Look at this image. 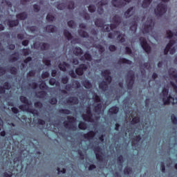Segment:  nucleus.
<instances>
[{
    "mask_svg": "<svg viewBox=\"0 0 177 177\" xmlns=\"http://www.w3.org/2000/svg\"><path fill=\"white\" fill-rule=\"evenodd\" d=\"M84 93H85V91L77 94L84 106V113L82 117L84 121L92 122L93 125L96 126L97 121L100 120V114H103L104 112V108L100 103V97L91 91H88L86 96Z\"/></svg>",
    "mask_w": 177,
    "mask_h": 177,
    "instance_id": "f257e3e1",
    "label": "nucleus"
},
{
    "mask_svg": "<svg viewBox=\"0 0 177 177\" xmlns=\"http://www.w3.org/2000/svg\"><path fill=\"white\" fill-rule=\"evenodd\" d=\"M83 138L84 140H82L81 143L79 144V146H82V147L76 150L79 156H80V160L85 158L88 149H93L97 161L103 162V153H102V149L99 147V140L96 139L95 140V132L93 131H89L84 134Z\"/></svg>",
    "mask_w": 177,
    "mask_h": 177,
    "instance_id": "f03ea898",
    "label": "nucleus"
},
{
    "mask_svg": "<svg viewBox=\"0 0 177 177\" xmlns=\"http://www.w3.org/2000/svg\"><path fill=\"white\" fill-rule=\"evenodd\" d=\"M79 64L80 61H78V59L74 58L72 59V61H71V64L64 62L60 63L58 67L62 71H68L71 77L73 78H76L77 74V75H82V74H84V71L88 68V65L81 64L80 67L75 69V66H78ZM74 70H75V73L74 72Z\"/></svg>",
    "mask_w": 177,
    "mask_h": 177,
    "instance_id": "7ed1b4c3",
    "label": "nucleus"
},
{
    "mask_svg": "<svg viewBox=\"0 0 177 177\" xmlns=\"http://www.w3.org/2000/svg\"><path fill=\"white\" fill-rule=\"evenodd\" d=\"M111 22L113 24L111 25H104V23H103L102 19H96L95 24L97 27H100L104 31L109 32L111 30L113 31V30H115V28H117V27L120 26V24L121 23V17L118 15H115L111 19Z\"/></svg>",
    "mask_w": 177,
    "mask_h": 177,
    "instance_id": "20e7f679",
    "label": "nucleus"
},
{
    "mask_svg": "<svg viewBox=\"0 0 177 177\" xmlns=\"http://www.w3.org/2000/svg\"><path fill=\"white\" fill-rule=\"evenodd\" d=\"M143 34H149L151 37H156V34H154V19L151 17H149L145 24L142 25L141 28Z\"/></svg>",
    "mask_w": 177,
    "mask_h": 177,
    "instance_id": "39448f33",
    "label": "nucleus"
},
{
    "mask_svg": "<svg viewBox=\"0 0 177 177\" xmlns=\"http://www.w3.org/2000/svg\"><path fill=\"white\" fill-rule=\"evenodd\" d=\"M169 91V87H165L160 94V97L162 99V102L164 104H177V97H171V95L168 96V92Z\"/></svg>",
    "mask_w": 177,
    "mask_h": 177,
    "instance_id": "423d86ee",
    "label": "nucleus"
},
{
    "mask_svg": "<svg viewBox=\"0 0 177 177\" xmlns=\"http://www.w3.org/2000/svg\"><path fill=\"white\" fill-rule=\"evenodd\" d=\"M111 72L110 70H105L102 72V75L104 77L105 81H102L99 84L100 89H102L104 92H106L109 89V85L111 83V76H110Z\"/></svg>",
    "mask_w": 177,
    "mask_h": 177,
    "instance_id": "0eeeda50",
    "label": "nucleus"
},
{
    "mask_svg": "<svg viewBox=\"0 0 177 177\" xmlns=\"http://www.w3.org/2000/svg\"><path fill=\"white\" fill-rule=\"evenodd\" d=\"M19 100L21 102V103L26 104L19 106L20 110H23V111H29V113H32V114H34V115H39V113L38 112V111L34 109L28 108V106H31L32 104V102H31V101L28 100V99L23 95L19 97Z\"/></svg>",
    "mask_w": 177,
    "mask_h": 177,
    "instance_id": "6e6552de",
    "label": "nucleus"
},
{
    "mask_svg": "<svg viewBox=\"0 0 177 177\" xmlns=\"http://www.w3.org/2000/svg\"><path fill=\"white\" fill-rule=\"evenodd\" d=\"M91 32L93 37H88V41L89 44H91V46H93V48L97 49L100 53H103V51L104 50V47L100 44H96V42L99 41V39L97 38V32L95 30H93Z\"/></svg>",
    "mask_w": 177,
    "mask_h": 177,
    "instance_id": "1a4fd4ad",
    "label": "nucleus"
},
{
    "mask_svg": "<svg viewBox=\"0 0 177 177\" xmlns=\"http://www.w3.org/2000/svg\"><path fill=\"white\" fill-rule=\"evenodd\" d=\"M75 122H77V119H75L73 116H68V121H64V125L66 128V129L77 131V129H78V127H77V124H75Z\"/></svg>",
    "mask_w": 177,
    "mask_h": 177,
    "instance_id": "9d476101",
    "label": "nucleus"
},
{
    "mask_svg": "<svg viewBox=\"0 0 177 177\" xmlns=\"http://www.w3.org/2000/svg\"><path fill=\"white\" fill-rule=\"evenodd\" d=\"M177 45L175 40H170L169 43L167 45L166 48L164 50L165 55H168L169 52L170 55H174L176 52Z\"/></svg>",
    "mask_w": 177,
    "mask_h": 177,
    "instance_id": "9b49d317",
    "label": "nucleus"
},
{
    "mask_svg": "<svg viewBox=\"0 0 177 177\" xmlns=\"http://www.w3.org/2000/svg\"><path fill=\"white\" fill-rule=\"evenodd\" d=\"M126 82L127 84L128 91H131L135 82V73H133V71H129L128 72Z\"/></svg>",
    "mask_w": 177,
    "mask_h": 177,
    "instance_id": "f8f14e48",
    "label": "nucleus"
},
{
    "mask_svg": "<svg viewBox=\"0 0 177 177\" xmlns=\"http://www.w3.org/2000/svg\"><path fill=\"white\" fill-rule=\"evenodd\" d=\"M167 12V5L160 3L155 9V15L157 17H161Z\"/></svg>",
    "mask_w": 177,
    "mask_h": 177,
    "instance_id": "ddd939ff",
    "label": "nucleus"
},
{
    "mask_svg": "<svg viewBox=\"0 0 177 177\" xmlns=\"http://www.w3.org/2000/svg\"><path fill=\"white\" fill-rule=\"evenodd\" d=\"M115 35H118V41H120V42H121V44L125 42V35L120 34L119 31H114V32H110L108 37L111 39H113V38H115Z\"/></svg>",
    "mask_w": 177,
    "mask_h": 177,
    "instance_id": "4468645a",
    "label": "nucleus"
},
{
    "mask_svg": "<svg viewBox=\"0 0 177 177\" xmlns=\"http://www.w3.org/2000/svg\"><path fill=\"white\" fill-rule=\"evenodd\" d=\"M140 44L142 49H144L147 53H150V52L151 51V47H150V45H149V43H147V40H146L145 37L140 38Z\"/></svg>",
    "mask_w": 177,
    "mask_h": 177,
    "instance_id": "2eb2a0df",
    "label": "nucleus"
},
{
    "mask_svg": "<svg viewBox=\"0 0 177 177\" xmlns=\"http://www.w3.org/2000/svg\"><path fill=\"white\" fill-rule=\"evenodd\" d=\"M81 88V83L77 80H72V84H67L66 86V91H73V89H80Z\"/></svg>",
    "mask_w": 177,
    "mask_h": 177,
    "instance_id": "dca6fc26",
    "label": "nucleus"
},
{
    "mask_svg": "<svg viewBox=\"0 0 177 177\" xmlns=\"http://www.w3.org/2000/svg\"><path fill=\"white\" fill-rule=\"evenodd\" d=\"M32 48L39 49L40 50H47V49H49V44L35 42Z\"/></svg>",
    "mask_w": 177,
    "mask_h": 177,
    "instance_id": "f3484780",
    "label": "nucleus"
},
{
    "mask_svg": "<svg viewBox=\"0 0 177 177\" xmlns=\"http://www.w3.org/2000/svg\"><path fill=\"white\" fill-rule=\"evenodd\" d=\"M132 0H113L112 5L115 6V8H122V6H125L127 3H129Z\"/></svg>",
    "mask_w": 177,
    "mask_h": 177,
    "instance_id": "a211bd4d",
    "label": "nucleus"
},
{
    "mask_svg": "<svg viewBox=\"0 0 177 177\" xmlns=\"http://www.w3.org/2000/svg\"><path fill=\"white\" fill-rule=\"evenodd\" d=\"M140 20V18L139 17L135 15L131 25L130 26V30L133 32V34H135L136 32V30L138 29V23H139V21Z\"/></svg>",
    "mask_w": 177,
    "mask_h": 177,
    "instance_id": "6ab92c4d",
    "label": "nucleus"
},
{
    "mask_svg": "<svg viewBox=\"0 0 177 177\" xmlns=\"http://www.w3.org/2000/svg\"><path fill=\"white\" fill-rule=\"evenodd\" d=\"M57 9L59 10H64V9H74V2L71 1L68 3V6H66L64 3H61L57 5Z\"/></svg>",
    "mask_w": 177,
    "mask_h": 177,
    "instance_id": "aec40b11",
    "label": "nucleus"
},
{
    "mask_svg": "<svg viewBox=\"0 0 177 177\" xmlns=\"http://www.w3.org/2000/svg\"><path fill=\"white\" fill-rule=\"evenodd\" d=\"M80 28H82L79 30V35L80 37H82L83 38H88L89 35H88V32L84 30L86 28V26H85L84 24H81L80 25Z\"/></svg>",
    "mask_w": 177,
    "mask_h": 177,
    "instance_id": "412c9836",
    "label": "nucleus"
},
{
    "mask_svg": "<svg viewBox=\"0 0 177 177\" xmlns=\"http://www.w3.org/2000/svg\"><path fill=\"white\" fill-rule=\"evenodd\" d=\"M109 3V1L107 0H102L101 1L98 2L97 3V12L99 15H102L104 10L103 6L107 5Z\"/></svg>",
    "mask_w": 177,
    "mask_h": 177,
    "instance_id": "4be33fe9",
    "label": "nucleus"
},
{
    "mask_svg": "<svg viewBox=\"0 0 177 177\" xmlns=\"http://www.w3.org/2000/svg\"><path fill=\"white\" fill-rule=\"evenodd\" d=\"M135 13H136V8L131 7L124 12V17L128 19L133 16Z\"/></svg>",
    "mask_w": 177,
    "mask_h": 177,
    "instance_id": "5701e85b",
    "label": "nucleus"
},
{
    "mask_svg": "<svg viewBox=\"0 0 177 177\" xmlns=\"http://www.w3.org/2000/svg\"><path fill=\"white\" fill-rule=\"evenodd\" d=\"M80 60L82 62H85V60L92 62V55H91L89 53L86 52L84 56L81 57Z\"/></svg>",
    "mask_w": 177,
    "mask_h": 177,
    "instance_id": "b1692460",
    "label": "nucleus"
},
{
    "mask_svg": "<svg viewBox=\"0 0 177 177\" xmlns=\"http://www.w3.org/2000/svg\"><path fill=\"white\" fill-rule=\"evenodd\" d=\"M68 104H78V98L75 97H69L66 100Z\"/></svg>",
    "mask_w": 177,
    "mask_h": 177,
    "instance_id": "393cba45",
    "label": "nucleus"
},
{
    "mask_svg": "<svg viewBox=\"0 0 177 177\" xmlns=\"http://www.w3.org/2000/svg\"><path fill=\"white\" fill-rule=\"evenodd\" d=\"M9 91L10 89V84L8 82H5L3 87L0 86V93H5V90Z\"/></svg>",
    "mask_w": 177,
    "mask_h": 177,
    "instance_id": "a878e982",
    "label": "nucleus"
},
{
    "mask_svg": "<svg viewBox=\"0 0 177 177\" xmlns=\"http://www.w3.org/2000/svg\"><path fill=\"white\" fill-rule=\"evenodd\" d=\"M140 139H142V138H140V136H137L135 138L133 139L131 142L133 147H136V146L139 145V142H140Z\"/></svg>",
    "mask_w": 177,
    "mask_h": 177,
    "instance_id": "bb28decb",
    "label": "nucleus"
},
{
    "mask_svg": "<svg viewBox=\"0 0 177 177\" xmlns=\"http://www.w3.org/2000/svg\"><path fill=\"white\" fill-rule=\"evenodd\" d=\"M174 35H175V37H177V28L174 32H172V31L171 30H167L166 38H169V39H171L172 37H174Z\"/></svg>",
    "mask_w": 177,
    "mask_h": 177,
    "instance_id": "cd10ccee",
    "label": "nucleus"
},
{
    "mask_svg": "<svg viewBox=\"0 0 177 177\" xmlns=\"http://www.w3.org/2000/svg\"><path fill=\"white\" fill-rule=\"evenodd\" d=\"M31 60H32V58L31 57H28L26 58L24 63L21 64V70H24V68H26L27 67V64H28V62H31Z\"/></svg>",
    "mask_w": 177,
    "mask_h": 177,
    "instance_id": "c85d7f7f",
    "label": "nucleus"
},
{
    "mask_svg": "<svg viewBox=\"0 0 177 177\" xmlns=\"http://www.w3.org/2000/svg\"><path fill=\"white\" fill-rule=\"evenodd\" d=\"M19 60V53H15L10 56V62H17Z\"/></svg>",
    "mask_w": 177,
    "mask_h": 177,
    "instance_id": "c756f323",
    "label": "nucleus"
},
{
    "mask_svg": "<svg viewBox=\"0 0 177 177\" xmlns=\"http://www.w3.org/2000/svg\"><path fill=\"white\" fill-rule=\"evenodd\" d=\"M73 53L76 56H81V55H82V53H84V52L82 51V49H81V48L76 47L73 50Z\"/></svg>",
    "mask_w": 177,
    "mask_h": 177,
    "instance_id": "7c9ffc66",
    "label": "nucleus"
},
{
    "mask_svg": "<svg viewBox=\"0 0 177 177\" xmlns=\"http://www.w3.org/2000/svg\"><path fill=\"white\" fill-rule=\"evenodd\" d=\"M82 84L86 89H91V88H92V84H91L88 80H83Z\"/></svg>",
    "mask_w": 177,
    "mask_h": 177,
    "instance_id": "2f4dec72",
    "label": "nucleus"
},
{
    "mask_svg": "<svg viewBox=\"0 0 177 177\" xmlns=\"http://www.w3.org/2000/svg\"><path fill=\"white\" fill-rule=\"evenodd\" d=\"M118 64H132L131 61L128 60L125 58H120L118 61Z\"/></svg>",
    "mask_w": 177,
    "mask_h": 177,
    "instance_id": "473e14b6",
    "label": "nucleus"
},
{
    "mask_svg": "<svg viewBox=\"0 0 177 177\" xmlns=\"http://www.w3.org/2000/svg\"><path fill=\"white\" fill-rule=\"evenodd\" d=\"M50 85H56L57 89L60 88V83L59 82H57L55 78H51L49 80Z\"/></svg>",
    "mask_w": 177,
    "mask_h": 177,
    "instance_id": "72a5a7b5",
    "label": "nucleus"
},
{
    "mask_svg": "<svg viewBox=\"0 0 177 177\" xmlns=\"http://www.w3.org/2000/svg\"><path fill=\"white\" fill-rule=\"evenodd\" d=\"M46 30L47 32H55L56 31V26L53 25H50L46 26Z\"/></svg>",
    "mask_w": 177,
    "mask_h": 177,
    "instance_id": "f704fd0d",
    "label": "nucleus"
},
{
    "mask_svg": "<svg viewBox=\"0 0 177 177\" xmlns=\"http://www.w3.org/2000/svg\"><path fill=\"white\" fill-rule=\"evenodd\" d=\"M8 24L9 25V27H16V26L19 25V20L8 21Z\"/></svg>",
    "mask_w": 177,
    "mask_h": 177,
    "instance_id": "c9c22d12",
    "label": "nucleus"
},
{
    "mask_svg": "<svg viewBox=\"0 0 177 177\" xmlns=\"http://www.w3.org/2000/svg\"><path fill=\"white\" fill-rule=\"evenodd\" d=\"M120 109L117 106H113L111 108L109 111V114L113 115V114H117Z\"/></svg>",
    "mask_w": 177,
    "mask_h": 177,
    "instance_id": "e433bc0d",
    "label": "nucleus"
},
{
    "mask_svg": "<svg viewBox=\"0 0 177 177\" xmlns=\"http://www.w3.org/2000/svg\"><path fill=\"white\" fill-rule=\"evenodd\" d=\"M64 35L66 37V38H67L68 41L73 39V35H71V33L67 30L64 31Z\"/></svg>",
    "mask_w": 177,
    "mask_h": 177,
    "instance_id": "4c0bfd02",
    "label": "nucleus"
},
{
    "mask_svg": "<svg viewBox=\"0 0 177 177\" xmlns=\"http://www.w3.org/2000/svg\"><path fill=\"white\" fill-rule=\"evenodd\" d=\"M122 162H124V158L122 157V156H120L118 158V164L120 167V171H122Z\"/></svg>",
    "mask_w": 177,
    "mask_h": 177,
    "instance_id": "58836bf2",
    "label": "nucleus"
},
{
    "mask_svg": "<svg viewBox=\"0 0 177 177\" xmlns=\"http://www.w3.org/2000/svg\"><path fill=\"white\" fill-rule=\"evenodd\" d=\"M17 18L19 19V20H25V19H27V13L26 12H22L17 15Z\"/></svg>",
    "mask_w": 177,
    "mask_h": 177,
    "instance_id": "ea45409f",
    "label": "nucleus"
},
{
    "mask_svg": "<svg viewBox=\"0 0 177 177\" xmlns=\"http://www.w3.org/2000/svg\"><path fill=\"white\" fill-rule=\"evenodd\" d=\"M78 127L80 129H82V131H85V129L88 128V126L86 125V123H85V122H80Z\"/></svg>",
    "mask_w": 177,
    "mask_h": 177,
    "instance_id": "a19ab883",
    "label": "nucleus"
},
{
    "mask_svg": "<svg viewBox=\"0 0 177 177\" xmlns=\"http://www.w3.org/2000/svg\"><path fill=\"white\" fill-rule=\"evenodd\" d=\"M151 1L153 0H144L142 3V8L146 9V8H149L150 6V3H151Z\"/></svg>",
    "mask_w": 177,
    "mask_h": 177,
    "instance_id": "79ce46f5",
    "label": "nucleus"
},
{
    "mask_svg": "<svg viewBox=\"0 0 177 177\" xmlns=\"http://www.w3.org/2000/svg\"><path fill=\"white\" fill-rule=\"evenodd\" d=\"M126 53L127 55H129V56H135V54L132 52V50L128 46H126Z\"/></svg>",
    "mask_w": 177,
    "mask_h": 177,
    "instance_id": "37998d69",
    "label": "nucleus"
},
{
    "mask_svg": "<svg viewBox=\"0 0 177 177\" xmlns=\"http://www.w3.org/2000/svg\"><path fill=\"white\" fill-rule=\"evenodd\" d=\"M124 174L125 175H129L131 174H132V168L131 167H127L125 169H124Z\"/></svg>",
    "mask_w": 177,
    "mask_h": 177,
    "instance_id": "c03bdc74",
    "label": "nucleus"
},
{
    "mask_svg": "<svg viewBox=\"0 0 177 177\" xmlns=\"http://www.w3.org/2000/svg\"><path fill=\"white\" fill-rule=\"evenodd\" d=\"M59 113L61 114H71V111H70L68 109H59Z\"/></svg>",
    "mask_w": 177,
    "mask_h": 177,
    "instance_id": "a18cd8bd",
    "label": "nucleus"
},
{
    "mask_svg": "<svg viewBox=\"0 0 177 177\" xmlns=\"http://www.w3.org/2000/svg\"><path fill=\"white\" fill-rule=\"evenodd\" d=\"M68 27H71V28H75L77 27V24H75V22L74 21H70L68 22Z\"/></svg>",
    "mask_w": 177,
    "mask_h": 177,
    "instance_id": "49530a36",
    "label": "nucleus"
},
{
    "mask_svg": "<svg viewBox=\"0 0 177 177\" xmlns=\"http://www.w3.org/2000/svg\"><path fill=\"white\" fill-rule=\"evenodd\" d=\"M85 20H89V14L86 12V11H83L82 14H80Z\"/></svg>",
    "mask_w": 177,
    "mask_h": 177,
    "instance_id": "de8ad7c7",
    "label": "nucleus"
},
{
    "mask_svg": "<svg viewBox=\"0 0 177 177\" xmlns=\"http://www.w3.org/2000/svg\"><path fill=\"white\" fill-rule=\"evenodd\" d=\"M30 52L31 51L28 48H24L22 50V54L24 55V56H28Z\"/></svg>",
    "mask_w": 177,
    "mask_h": 177,
    "instance_id": "09e8293b",
    "label": "nucleus"
},
{
    "mask_svg": "<svg viewBox=\"0 0 177 177\" xmlns=\"http://www.w3.org/2000/svg\"><path fill=\"white\" fill-rule=\"evenodd\" d=\"M46 19L48 21H53L55 20V17L52 15V14L49 13L46 17Z\"/></svg>",
    "mask_w": 177,
    "mask_h": 177,
    "instance_id": "8fccbe9b",
    "label": "nucleus"
},
{
    "mask_svg": "<svg viewBox=\"0 0 177 177\" xmlns=\"http://www.w3.org/2000/svg\"><path fill=\"white\" fill-rule=\"evenodd\" d=\"M39 97L44 99V97H46V92L42 91L38 93Z\"/></svg>",
    "mask_w": 177,
    "mask_h": 177,
    "instance_id": "3c124183",
    "label": "nucleus"
},
{
    "mask_svg": "<svg viewBox=\"0 0 177 177\" xmlns=\"http://www.w3.org/2000/svg\"><path fill=\"white\" fill-rule=\"evenodd\" d=\"M43 63L46 64V66H50V59H46V57H44L43 59Z\"/></svg>",
    "mask_w": 177,
    "mask_h": 177,
    "instance_id": "603ef678",
    "label": "nucleus"
},
{
    "mask_svg": "<svg viewBox=\"0 0 177 177\" xmlns=\"http://www.w3.org/2000/svg\"><path fill=\"white\" fill-rule=\"evenodd\" d=\"M170 85L172 86L174 92L177 95V86H176V84H175V83H174L173 81H170Z\"/></svg>",
    "mask_w": 177,
    "mask_h": 177,
    "instance_id": "864d4df0",
    "label": "nucleus"
},
{
    "mask_svg": "<svg viewBox=\"0 0 177 177\" xmlns=\"http://www.w3.org/2000/svg\"><path fill=\"white\" fill-rule=\"evenodd\" d=\"M30 88H32V89H37L38 88V84L36 82H32V84H29Z\"/></svg>",
    "mask_w": 177,
    "mask_h": 177,
    "instance_id": "5fc2aeb1",
    "label": "nucleus"
},
{
    "mask_svg": "<svg viewBox=\"0 0 177 177\" xmlns=\"http://www.w3.org/2000/svg\"><path fill=\"white\" fill-rule=\"evenodd\" d=\"M88 10L91 12V13H93V12L96 10V7H95L93 5H91L88 6Z\"/></svg>",
    "mask_w": 177,
    "mask_h": 177,
    "instance_id": "6e6d98bb",
    "label": "nucleus"
},
{
    "mask_svg": "<svg viewBox=\"0 0 177 177\" xmlns=\"http://www.w3.org/2000/svg\"><path fill=\"white\" fill-rule=\"evenodd\" d=\"M10 71V73L13 74L14 75H16V74H17V68L15 67H12Z\"/></svg>",
    "mask_w": 177,
    "mask_h": 177,
    "instance_id": "4d7b16f0",
    "label": "nucleus"
},
{
    "mask_svg": "<svg viewBox=\"0 0 177 177\" xmlns=\"http://www.w3.org/2000/svg\"><path fill=\"white\" fill-rule=\"evenodd\" d=\"M50 74L48 72H44L41 75V78H43V80H45V78H48Z\"/></svg>",
    "mask_w": 177,
    "mask_h": 177,
    "instance_id": "13d9d810",
    "label": "nucleus"
},
{
    "mask_svg": "<svg viewBox=\"0 0 177 177\" xmlns=\"http://www.w3.org/2000/svg\"><path fill=\"white\" fill-rule=\"evenodd\" d=\"M35 106L37 109H42V103H41V102H36L35 103Z\"/></svg>",
    "mask_w": 177,
    "mask_h": 177,
    "instance_id": "bf43d9fd",
    "label": "nucleus"
},
{
    "mask_svg": "<svg viewBox=\"0 0 177 177\" xmlns=\"http://www.w3.org/2000/svg\"><path fill=\"white\" fill-rule=\"evenodd\" d=\"M140 67H143L144 68H147V70H150V63H145L143 66L140 65Z\"/></svg>",
    "mask_w": 177,
    "mask_h": 177,
    "instance_id": "052dcab7",
    "label": "nucleus"
},
{
    "mask_svg": "<svg viewBox=\"0 0 177 177\" xmlns=\"http://www.w3.org/2000/svg\"><path fill=\"white\" fill-rule=\"evenodd\" d=\"M62 84H67V82H68V77L67 76L63 77L62 79Z\"/></svg>",
    "mask_w": 177,
    "mask_h": 177,
    "instance_id": "680f3d73",
    "label": "nucleus"
},
{
    "mask_svg": "<svg viewBox=\"0 0 177 177\" xmlns=\"http://www.w3.org/2000/svg\"><path fill=\"white\" fill-rule=\"evenodd\" d=\"M139 121H140L139 118L135 117L133 118V120L131 121V124H138V122H139Z\"/></svg>",
    "mask_w": 177,
    "mask_h": 177,
    "instance_id": "e2e57ef3",
    "label": "nucleus"
},
{
    "mask_svg": "<svg viewBox=\"0 0 177 177\" xmlns=\"http://www.w3.org/2000/svg\"><path fill=\"white\" fill-rule=\"evenodd\" d=\"M171 121H172L173 124L176 125V124H177V118H176V116H175V115H173L171 116Z\"/></svg>",
    "mask_w": 177,
    "mask_h": 177,
    "instance_id": "0e129e2a",
    "label": "nucleus"
},
{
    "mask_svg": "<svg viewBox=\"0 0 177 177\" xmlns=\"http://www.w3.org/2000/svg\"><path fill=\"white\" fill-rule=\"evenodd\" d=\"M6 73V69L5 68L0 67V77Z\"/></svg>",
    "mask_w": 177,
    "mask_h": 177,
    "instance_id": "69168bd1",
    "label": "nucleus"
},
{
    "mask_svg": "<svg viewBox=\"0 0 177 177\" xmlns=\"http://www.w3.org/2000/svg\"><path fill=\"white\" fill-rule=\"evenodd\" d=\"M50 104H56L57 103V100L55 97L50 100Z\"/></svg>",
    "mask_w": 177,
    "mask_h": 177,
    "instance_id": "338daca9",
    "label": "nucleus"
},
{
    "mask_svg": "<svg viewBox=\"0 0 177 177\" xmlns=\"http://www.w3.org/2000/svg\"><path fill=\"white\" fill-rule=\"evenodd\" d=\"M12 175H13V174H12V172L9 171L4 173V177H12Z\"/></svg>",
    "mask_w": 177,
    "mask_h": 177,
    "instance_id": "774afa93",
    "label": "nucleus"
}]
</instances>
